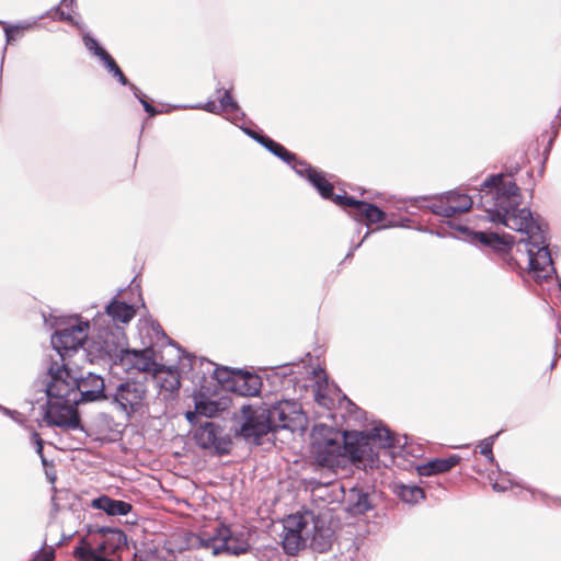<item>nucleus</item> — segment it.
Wrapping results in <instances>:
<instances>
[{
	"label": "nucleus",
	"instance_id": "nucleus-35",
	"mask_svg": "<svg viewBox=\"0 0 561 561\" xmlns=\"http://www.w3.org/2000/svg\"><path fill=\"white\" fill-rule=\"evenodd\" d=\"M85 30V26L83 27ZM82 33V41L84 44V47L92 53L95 57L100 58L106 49L103 48L96 38H94L90 33H87L84 31H80Z\"/></svg>",
	"mask_w": 561,
	"mask_h": 561
},
{
	"label": "nucleus",
	"instance_id": "nucleus-34",
	"mask_svg": "<svg viewBox=\"0 0 561 561\" xmlns=\"http://www.w3.org/2000/svg\"><path fill=\"white\" fill-rule=\"evenodd\" d=\"M499 435H500V432H497V433H495V434H493V435L482 439L480 442V444H479L480 454L482 456H484L490 463L496 465L497 467H499V465L495 461L492 448H493V444L495 443V440L499 437Z\"/></svg>",
	"mask_w": 561,
	"mask_h": 561
},
{
	"label": "nucleus",
	"instance_id": "nucleus-12",
	"mask_svg": "<svg viewBox=\"0 0 561 561\" xmlns=\"http://www.w3.org/2000/svg\"><path fill=\"white\" fill-rule=\"evenodd\" d=\"M307 524L302 516H289L285 524L282 535V545L284 551L289 556H296L306 546L304 533L308 535Z\"/></svg>",
	"mask_w": 561,
	"mask_h": 561
},
{
	"label": "nucleus",
	"instance_id": "nucleus-41",
	"mask_svg": "<svg viewBox=\"0 0 561 561\" xmlns=\"http://www.w3.org/2000/svg\"><path fill=\"white\" fill-rule=\"evenodd\" d=\"M99 59L110 73H112L116 67H118L115 59L107 51H105Z\"/></svg>",
	"mask_w": 561,
	"mask_h": 561
},
{
	"label": "nucleus",
	"instance_id": "nucleus-24",
	"mask_svg": "<svg viewBox=\"0 0 561 561\" xmlns=\"http://www.w3.org/2000/svg\"><path fill=\"white\" fill-rule=\"evenodd\" d=\"M393 493L407 504H416L425 497L424 490L415 484L394 483Z\"/></svg>",
	"mask_w": 561,
	"mask_h": 561
},
{
	"label": "nucleus",
	"instance_id": "nucleus-3",
	"mask_svg": "<svg viewBox=\"0 0 561 561\" xmlns=\"http://www.w3.org/2000/svg\"><path fill=\"white\" fill-rule=\"evenodd\" d=\"M47 374L48 400L42 407L44 421L49 426L83 432L78 405L105 400L108 385L94 373L78 375L67 363L48 365Z\"/></svg>",
	"mask_w": 561,
	"mask_h": 561
},
{
	"label": "nucleus",
	"instance_id": "nucleus-8",
	"mask_svg": "<svg viewBox=\"0 0 561 561\" xmlns=\"http://www.w3.org/2000/svg\"><path fill=\"white\" fill-rule=\"evenodd\" d=\"M450 228L460 231L470 239L472 243H480L483 247L490 248L495 254H497L502 264L507 268L514 271L519 266L517 259L513 257L511 251L515 243V239L511 234L493 231H473L466 225H455L450 220L448 221Z\"/></svg>",
	"mask_w": 561,
	"mask_h": 561
},
{
	"label": "nucleus",
	"instance_id": "nucleus-32",
	"mask_svg": "<svg viewBox=\"0 0 561 561\" xmlns=\"http://www.w3.org/2000/svg\"><path fill=\"white\" fill-rule=\"evenodd\" d=\"M201 547L211 551L213 556H221V548L219 547L221 540H219L218 526L214 528L213 534H203L199 537Z\"/></svg>",
	"mask_w": 561,
	"mask_h": 561
},
{
	"label": "nucleus",
	"instance_id": "nucleus-13",
	"mask_svg": "<svg viewBox=\"0 0 561 561\" xmlns=\"http://www.w3.org/2000/svg\"><path fill=\"white\" fill-rule=\"evenodd\" d=\"M346 510L351 515H364L376 506V493L370 486L356 484L345 494Z\"/></svg>",
	"mask_w": 561,
	"mask_h": 561
},
{
	"label": "nucleus",
	"instance_id": "nucleus-36",
	"mask_svg": "<svg viewBox=\"0 0 561 561\" xmlns=\"http://www.w3.org/2000/svg\"><path fill=\"white\" fill-rule=\"evenodd\" d=\"M446 197L448 202L454 203V205L463 204L465 199L467 201V203H470V208L474 204L473 197L467 194H462L459 191H449L446 193Z\"/></svg>",
	"mask_w": 561,
	"mask_h": 561
},
{
	"label": "nucleus",
	"instance_id": "nucleus-29",
	"mask_svg": "<svg viewBox=\"0 0 561 561\" xmlns=\"http://www.w3.org/2000/svg\"><path fill=\"white\" fill-rule=\"evenodd\" d=\"M430 209L433 214L445 217V218H451L456 214L466 213L470 209V203H467L465 199L463 204H445L443 202L432 204L430 206Z\"/></svg>",
	"mask_w": 561,
	"mask_h": 561
},
{
	"label": "nucleus",
	"instance_id": "nucleus-49",
	"mask_svg": "<svg viewBox=\"0 0 561 561\" xmlns=\"http://www.w3.org/2000/svg\"><path fill=\"white\" fill-rule=\"evenodd\" d=\"M54 558V551H42V549L38 550V554L33 559V561H51Z\"/></svg>",
	"mask_w": 561,
	"mask_h": 561
},
{
	"label": "nucleus",
	"instance_id": "nucleus-47",
	"mask_svg": "<svg viewBox=\"0 0 561 561\" xmlns=\"http://www.w3.org/2000/svg\"><path fill=\"white\" fill-rule=\"evenodd\" d=\"M138 101L140 102L145 112L148 113L149 116H154V115L159 114V111L147 101L146 95H142L141 98H139Z\"/></svg>",
	"mask_w": 561,
	"mask_h": 561
},
{
	"label": "nucleus",
	"instance_id": "nucleus-51",
	"mask_svg": "<svg viewBox=\"0 0 561 561\" xmlns=\"http://www.w3.org/2000/svg\"><path fill=\"white\" fill-rule=\"evenodd\" d=\"M126 87L129 88V90L133 92L134 96L138 100L139 98H141L142 95H145L141 90L136 87L134 83L129 82V84H127Z\"/></svg>",
	"mask_w": 561,
	"mask_h": 561
},
{
	"label": "nucleus",
	"instance_id": "nucleus-28",
	"mask_svg": "<svg viewBox=\"0 0 561 561\" xmlns=\"http://www.w3.org/2000/svg\"><path fill=\"white\" fill-rule=\"evenodd\" d=\"M75 4V0H61L60 3L54 8V18H57L59 21L68 22L77 26L79 31H83L84 24L79 23L71 15Z\"/></svg>",
	"mask_w": 561,
	"mask_h": 561
},
{
	"label": "nucleus",
	"instance_id": "nucleus-44",
	"mask_svg": "<svg viewBox=\"0 0 561 561\" xmlns=\"http://www.w3.org/2000/svg\"><path fill=\"white\" fill-rule=\"evenodd\" d=\"M138 101L140 102L145 112L148 113L149 116H154V115L159 114V111L147 101L146 95H142L141 98H139Z\"/></svg>",
	"mask_w": 561,
	"mask_h": 561
},
{
	"label": "nucleus",
	"instance_id": "nucleus-59",
	"mask_svg": "<svg viewBox=\"0 0 561 561\" xmlns=\"http://www.w3.org/2000/svg\"><path fill=\"white\" fill-rule=\"evenodd\" d=\"M557 360L556 358L550 363V369H553L556 367Z\"/></svg>",
	"mask_w": 561,
	"mask_h": 561
},
{
	"label": "nucleus",
	"instance_id": "nucleus-7",
	"mask_svg": "<svg viewBox=\"0 0 561 561\" xmlns=\"http://www.w3.org/2000/svg\"><path fill=\"white\" fill-rule=\"evenodd\" d=\"M147 396V388L145 383L127 379L119 383L108 385L105 401L118 413L130 420L133 415L139 412Z\"/></svg>",
	"mask_w": 561,
	"mask_h": 561
},
{
	"label": "nucleus",
	"instance_id": "nucleus-23",
	"mask_svg": "<svg viewBox=\"0 0 561 561\" xmlns=\"http://www.w3.org/2000/svg\"><path fill=\"white\" fill-rule=\"evenodd\" d=\"M216 94L219 101L220 111L234 114V116L232 117L233 122H237L238 119H243L245 117V114L240 110L238 102L232 98L230 90L217 88Z\"/></svg>",
	"mask_w": 561,
	"mask_h": 561
},
{
	"label": "nucleus",
	"instance_id": "nucleus-39",
	"mask_svg": "<svg viewBox=\"0 0 561 561\" xmlns=\"http://www.w3.org/2000/svg\"><path fill=\"white\" fill-rule=\"evenodd\" d=\"M242 129V131L249 136L250 138H252L253 140H255L257 144H260L262 147L263 145H265L264 140L263 139H268V137L266 135H263L261 133H257L249 127H245V126H241L240 127Z\"/></svg>",
	"mask_w": 561,
	"mask_h": 561
},
{
	"label": "nucleus",
	"instance_id": "nucleus-1",
	"mask_svg": "<svg viewBox=\"0 0 561 561\" xmlns=\"http://www.w3.org/2000/svg\"><path fill=\"white\" fill-rule=\"evenodd\" d=\"M478 193V206L486 213L489 221L501 224L523 234L516 250L525 257L528 272L537 282L546 280L556 274L548 243V225L529 208H519V187L513 181L504 182V174H493L485 179Z\"/></svg>",
	"mask_w": 561,
	"mask_h": 561
},
{
	"label": "nucleus",
	"instance_id": "nucleus-14",
	"mask_svg": "<svg viewBox=\"0 0 561 561\" xmlns=\"http://www.w3.org/2000/svg\"><path fill=\"white\" fill-rule=\"evenodd\" d=\"M289 165L297 175L306 179L321 197H328L332 194V184L324 178L322 172L318 171L306 160H300L296 156V161H293Z\"/></svg>",
	"mask_w": 561,
	"mask_h": 561
},
{
	"label": "nucleus",
	"instance_id": "nucleus-60",
	"mask_svg": "<svg viewBox=\"0 0 561 561\" xmlns=\"http://www.w3.org/2000/svg\"><path fill=\"white\" fill-rule=\"evenodd\" d=\"M517 171H518V168L516 167V168H514V170L510 171L508 175H511V176H512V175H513L515 172H517Z\"/></svg>",
	"mask_w": 561,
	"mask_h": 561
},
{
	"label": "nucleus",
	"instance_id": "nucleus-52",
	"mask_svg": "<svg viewBox=\"0 0 561 561\" xmlns=\"http://www.w3.org/2000/svg\"><path fill=\"white\" fill-rule=\"evenodd\" d=\"M492 489L496 492H504L508 489V486L504 482L495 481L494 483H492Z\"/></svg>",
	"mask_w": 561,
	"mask_h": 561
},
{
	"label": "nucleus",
	"instance_id": "nucleus-18",
	"mask_svg": "<svg viewBox=\"0 0 561 561\" xmlns=\"http://www.w3.org/2000/svg\"><path fill=\"white\" fill-rule=\"evenodd\" d=\"M350 215L356 221V232L360 233L364 228L363 218L367 220L368 224H379L386 219V213L379 208L377 205L360 201L358 207L355 213H350Z\"/></svg>",
	"mask_w": 561,
	"mask_h": 561
},
{
	"label": "nucleus",
	"instance_id": "nucleus-19",
	"mask_svg": "<svg viewBox=\"0 0 561 561\" xmlns=\"http://www.w3.org/2000/svg\"><path fill=\"white\" fill-rule=\"evenodd\" d=\"M458 455H450L446 458H435L425 463L419 465L416 471L421 477H430L449 471L460 462Z\"/></svg>",
	"mask_w": 561,
	"mask_h": 561
},
{
	"label": "nucleus",
	"instance_id": "nucleus-26",
	"mask_svg": "<svg viewBox=\"0 0 561 561\" xmlns=\"http://www.w3.org/2000/svg\"><path fill=\"white\" fill-rule=\"evenodd\" d=\"M209 391L210 388L204 386L201 382V393L199 397L195 400L196 413L206 417H213L217 412L220 411L219 403L206 397V393Z\"/></svg>",
	"mask_w": 561,
	"mask_h": 561
},
{
	"label": "nucleus",
	"instance_id": "nucleus-42",
	"mask_svg": "<svg viewBox=\"0 0 561 561\" xmlns=\"http://www.w3.org/2000/svg\"><path fill=\"white\" fill-rule=\"evenodd\" d=\"M192 108H202V110H204L208 113H213V114H219L221 112L219 105H217L214 101H208L204 104H198V105L192 106Z\"/></svg>",
	"mask_w": 561,
	"mask_h": 561
},
{
	"label": "nucleus",
	"instance_id": "nucleus-62",
	"mask_svg": "<svg viewBox=\"0 0 561 561\" xmlns=\"http://www.w3.org/2000/svg\"><path fill=\"white\" fill-rule=\"evenodd\" d=\"M2 408V405L0 404V409Z\"/></svg>",
	"mask_w": 561,
	"mask_h": 561
},
{
	"label": "nucleus",
	"instance_id": "nucleus-20",
	"mask_svg": "<svg viewBox=\"0 0 561 561\" xmlns=\"http://www.w3.org/2000/svg\"><path fill=\"white\" fill-rule=\"evenodd\" d=\"M119 294L121 290L105 307V316L110 318L113 324H116L117 322L128 323L136 314V310L133 305L117 299Z\"/></svg>",
	"mask_w": 561,
	"mask_h": 561
},
{
	"label": "nucleus",
	"instance_id": "nucleus-6",
	"mask_svg": "<svg viewBox=\"0 0 561 561\" xmlns=\"http://www.w3.org/2000/svg\"><path fill=\"white\" fill-rule=\"evenodd\" d=\"M104 314H100L93 319V325L98 328L95 337L90 344V353L101 359H108L113 364H118L124 358L127 342L124 329L117 324L102 325Z\"/></svg>",
	"mask_w": 561,
	"mask_h": 561
},
{
	"label": "nucleus",
	"instance_id": "nucleus-54",
	"mask_svg": "<svg viewBox=\"0 0 561 561\" xmlns=\"http://www.w3.org/2000/svg\"><path fill=\"white\" fill-rule=\"evenodd\" d=\"M547 497V504L548 505H551V504H554V505H561V497H553V496H546Z\"/></svg>",
	"mask_w": 561,
	"mask_h": 561
},
{
	"label": "nucleus",
	"instance_id": "nucleus-30",
	"mask_svg": "<svg viewBox=\"0 0 561 561\" xmlns=\"http://www.w3.org/2000/svg\"><path fill=\"white\" fill-rule=\"evenodd\" d=\"M239 371L240 369L216 366L211 373V379L216 380L217 383L221 385L225 389L230 390V386H233Z\"/></svg>",
	"mask_w": 561,
	"mask_h": 561
},
{
	"label": "nucleus",
	"instance_id": "nucleus-4",
	"mask_svg": "<svg viewBox=\"0 0 561 561\" xmlns=\"http://www.w3.org/2000/svg\"><path fill=\"white\" fill-rule=\"evenodd\" d=\"M242 414L244 421L240 434L245 440L254 445H261L262 438L271 432L279 430L295 432L304 419L301 404L296 400L244 405Z\"/></svg>",
	"mask_w": 561,
	"mask_h": 561
},
{
	"label": "nucleus",
	"instance_id": "nucleus-45",
	"mask_svg": "<svg viewBox=\"0 0 561 561\" xmlns=\"http://www.w3.org/2000/svg\"><path fill=\"white\" fill-rule=\"evenodd\" d=\"M138 101L140 102L145 112L148 113L149 116H154V115L159 114V111L147 101L146 95H142L141 98H139Z\"/></svg>",
	"mask_w": 561,
	"mask_h": 561
},
{
	"label": "nucleus",
	"instance_id": "nucleus-27",
	"mask_svg": "<svg viewBox=\"0 0 561 561\" xmlns=\"http://www.w3.org/2000/svg\"><path fill=\"white\" fill-rule=\"evenodd\" d=\"M73 556L78 561H104L105 553L95 546L82 540L73 550Z\"/></svg>",
	"mask_w": 561,
	"mask_h": 561
},
{
	"label": "nucleus",
	"instance_id": "nucleus-11",
	"mask_svg": "<svg viewBox=\"0 0 561 561\" xmlns=\"http://www.w3.org/2000/svg\"><path fill=\"white\" fill-rule=\"evenodd\" d=\"M118 364L124 366L126 370L135 369L137 371L152 373L154 377L162 374L164 368V365L156 362L154 351L151 347L144 350H130L127 347L124 353V358H122Z\"/></svg>",
	"mask_w": 561,
	"mask_h": 561
},
{
	"label": "nucleus",
	"instance_id": "nucleus-25",
	"mask_svg": "<svg viewBox=\"0 0 561 561\" xmlns=\"http://www.w3.org/2000/svg\"><path fill=\"white\" fill-rule=\"evenodd\" d=\"M332 390L340 392L337 387L329 385L327 376L316 381L312 389L316 402L321 407L330 409L334 404V400L330 397Z\"/></svg>",
	"mask_w": 561,
	"mask_h": 561
},
{
	"label": "nucleus",
	"instance_id": "nucleus-38",
	"mask_svg": "<svg viewBox=\"0 0 561 561\" xmlns=\"http://www.w3.org/2000/svg\"><path fill=\"white\" fill-rule=\"evenodd\" d=\"M31 442L35 446L36 454L41 457L43 466L47 465V459L44 456V440L42 439L41 435L37 432H32L31 434Z\"/></svg>",
	"mask_w": 561,
	"mask_h": 561
},
{
	"label": "nucleus",
	"instance_id": "nucleus-40",
	"mask_svg": "<svg viewBox=\"0 0 561 561\" xmlns=\"http://www.w3.org/2000/svg\"><path fill=\"white\" fill-rule=\"evenodd\" d=\"M99 59L110 73H112L116 67H118L115 59L107 51H105Z\"/></svg>",
	"mask_w": 561,
	"mask_h": 561
},
{
	"label": "nucleus",
	"instance_id": "nucleus-17",
	"mask_svg": "<svg viewBox=\"0 0 561 561\" xmlns=\"http://www.w3.org/2000/svg\"><path fill=\"white\" fill-rule=\"evenodd\" d=\"M261 388L262 379L259 375L240 369L230 391L243 397H254L260 393Z\"/></svg>",
	"mask_w": 561,
	"mask_h": 561
},
{
	"label": "nucleus",
	"instance_id": "nucleus-48",
	"mask_svg": "<svg viewBox=\"0 0 561 561\" xmlns=\"http://www.w3.org/2000/svg\"><path fill=\"white\" fill-rule=\"evenodd\" d=\"M122 85L129 84V80L126 78L124 72L119 67H116L115 70L111 73Z\"/></svg>",
	"mask_w": 561,
	"mask_h": 561
},
{
	"label": "nucleus",
	"instance_id": "nucleus-16",
	"mask_svg": "<svg viewBox=\"0 0 561 561\" xmlns=\"http://www.w3.org/2000/svg\"><path fill=\"white\" fill-rule=\"evenodd\" d=\"M98 533L100 539L96 543L105 556L116 553L127 546V536L119 528L101 527Z\"/></svg>",
	"mask_w": 561,
	"mask_h": 561
},
{
	"label": "nucleus",
	"instance_id": "nucleus-22",
	"mask_svg": "<svg viewBox=\"0 0 561 561\" xmlns=\"http://www.w3.org/2000/svg\"><path fill=\"white\" fill-rule=\"evenodd\" d=\"M92 506L105 512L110 516H126L133 510L128 502L112 499L107 495H101L93 500Z\"/></svg>",
	"mask_w": 561,
	"mask_h": 561
},
{
	"label": "nucleus",
	"instance_id": "nucleus-2",
	"mask_svg": "<svg viewBox=\"0 0 561 561\" xmlns=\"http://www.w3.org/2000/svg\"><path fill=\"white\" fill-rule=\"evenodd\" d=\"M312 454L318 466L334 472L352 462L356 468L379 469L393 462L397 449H403L408 436L392 433L380 422L370 431L340 432L328 425H316Z\"/></svg>",
	"mask_w": 561,
	"mask_h": 561
},
{
	"label": "nucleus",
	"instance_id": "nucleus-15",
	"mask_svg": "<svg viewBox=\"0 0 561 561\" xmlns=\"http://www.w3.org/2000/svg\"><path fill=\"white\" fill-rule=\"evenodd\" d=\"M221 554L240 556L250 550V545L242 533H233L225 524L218 525Z\"/></svg>",
	"mask_w": 561,
	"mask_h": 561
},
{
	"label": "nucleus",
	"instance_id": "nucleus-58",
	"mask_svg": "<svg viewBox=\"0 0 561 561\" xmlns=\"http://www.w3.org/2000/svg\"><path fill=\"white\" fill-rule=\"evenodd\" d=\"M394 226L396 225L393 222H389V224L383 225L382 227L377 228V230L385 229V228H390V227H394Z\"/></svg>",
	"mask_w": 561,
	"mask_h": 561
},
{
	"label": "nucleus",
	"instance_id": "nucleus-5",
	"mask_svg": "<svg viewBox=\"0 0 561 561\" xmlns=\"http://www.w3.org/2000/svg\"><path fill=\"white\" fill-rule=\"evenodd\" d=\"M55 332L50 343L55 355L49 356L48 365L66 363L71 352L78 351L88 340L89 321H81L78 317L54 318Z\"/></svg>",
	"mask_w": 561,
	"mask_h": 561
},
{
	"label": "nucleus",
	"instance_id": "nucleus-61",
	"mask_svg": "<svg viewBox=\"0 0 561 561\" xmlns=\"http://www.w3.org/2000/svg\"><path fill=\"white\" fill-rule=\"evenodd\" d=\"M559 289L561 290V279L558 282Z\"/></svg>",
	"mask_w": 561,
	"mask_h": 561
},
{
	"label": "nucleus",
	"instance_id": "nucleus-57",
	"mask_svg": "<svg viewBox=\"0 0 561 561\" xmlns=\"http://www.w3.org/2000/svg\"><path fill=\"white\" fill-rule=\"evenodd\" d=\"M204 364H206L208 366V368L214 365V363L210 360L201 359V365L203 366Z\"/></svg>",
	"mask_w": 561,
	"mask_h": 561
},
{
	"label": "nucleus",
	"instance_id": "nucleus-50",
	"mask_svg": "<svg viewBox=\"0 0 561 561\" xmlns=\"http://www.w3.org/2000/svg\"><path fill=\"white\" fill-rule=\"evenodd\" d=\"M279 371L277 374H280L282 376L286 377L293 374L291 365L290 364H284L276 367Z\"/></svg>",
	"mask_w": 561,
	"mask_h": 561
},
{
	"label": "nucleus",
	"instance_id": "nucleus-9",
	"mask_svg": "<svg viewBox=\"0 0 561 561\" xmlns=\"http://www.w3.org/2000/svg\"><path fill=\"white\" fill-rule=\"evenodd\" d=\"M153 331H156L157 334H161L163 339L167 340V342L175 346L178 350V366H169L163 368L162 373H165V377L161 378L160 375L157 377L160 379V387L161 389L169 391V392H176L181 388V375H187L190 374L196 364V356L187 353L184 348H182L179 344L173 342L162 330L160 324L152 327Z\"/></svg>",
	"mask_w": 561,
	"mask_h": 561
},
{
	"label": "nucleus",
	"instance_id": "nucleus-33",
	"mask_svg": "<svg viewBox=\"0 0 561 561\" xmlns=\"http://www.w3.org/2000/svg\"><path fill=\"white\" fill-rule=\"evenodd\" d=\"M332 191H334L333 186H332ZM323 198L331 199L336 205L342 206V207H351L352 208L351 213L356 211L358 204L360 202L359 199H356L353 196H348L346 193L335 195L334 192H332V194H330V196L323 197Z\"/></svg>",
	"mask_w": 561,
	"mask_h": 561
},
{
	"label": "nucleus",
	"instance_id": "nucleus-53",
	"mask_svg": "<svg viewBox=\"0 0 561 561\" xmlns=\"http://www.w3.org/2000/svg\"><path fill=\"white\" fill-rule=\"evenodd\" d=\"M0 412H2L4 415H8V416H10V417H12V419H14V417H15V415H19V413H18L16 411H14V410H10V409H8V408H5V407H3V405H2V408L0 409Z\"/></svg>",
	"mask_w": 561,
	"mask_h": 561
},
{
	"label": "nucleus",
	"instance_id": "nucleus-55",
	"mask_svg": "<svg viewBox=\"0 0 561 561\" xmlns=\"http://www.w3.org/2000/svg\"><path fill=\"white\" fill-rule=\"evenodd\" d=\"M343 400L346 401L347 405L352 407L353 409L359 411L360 413H364L358 407H356L345 394H343Z\"/></svg>",
	"mask_w": 561,
	"mask_h": 561
},
{
	"label": "nucleus",
	"instance_id": "nucleus-31",
	"mask_svg": "<svg viewBox=\"0 0 561 561\" xmlns=\"http://www.w3.org/2000/svg\"><path fill=\"white\" fill-rule=\"evenodd\" d=\"M265 145H263V147L268 151L271 152L272 154H274L275 157H277L278 159H280L282 161H284L285 163L287 164H291L293 161H296V153L287 150L283 145H280L279 142H276L275 140H273L272 138L268 137V139H263Z\"/></svg>",
	"mask_w": 561,
	"mask_h": 561
},
{
	"label": "nucleus",
	"instance_id": "nucleus-10",
	"mask_svg": "<svg viewBox=\"0 0 561 561\" xmlns=\"http://www.w3.org/2000/svg\"><path fill=\"white\" fill-rule=\"evenodd\" d=\"M194 439L196 445L209 450L214 455H228L232 447L230 435L219 423L214 421H205L195 430Z\"/></svg>",
	"mask_w": 561,
	"mask_h": 561
},
{
	"label": "nucleus",
	"instance_id": "nucleus-46",
	"mask_svg": "<svg viewBox=\"0 0 561 561\" xmlns=\"http://www.w3.org/2000/svg\"><path fill=\"white\" fill-rule=\"evenodd\" d=\"M138 101L140 102L145 112L148 113L149 116H154V115L159 114V111L147 101L146 95H142L141 98H139Z\"/></svg>",
	"mask_w": 561,
	"mask_h": 561
},
{
	"label": "nucleus",
	"instance_id": "nucleus-37",
	"mask_svg": "<svg viewBox=\"0 0 561 561\" xmlns=\"http://www.w3.org/2000/svg\"><path fill=\"white\" fill-rule=\"evenodd\" d=\"M30 26H31V24H25V25L18 24V25L5 26L4 33H5L7 43L9 44L12 41H14L16 36H20L22 34V32L27 30Z\"/></svg>",
	"mask_w": 561,
	"mask_h": 561
},
{
	"label": "nucleus",
	"instance_id": "nucleus-56",
	"mask_svg": "<svg viewBox=\"0 0 561 561\" xmlns=\"http://www.w3.org/2000/svg\"><path fill=\"white\" fill-rule=\"evenodd\" d=\"M195 416H196V415H195V413H194V412L188 411V412L186 413V419H187L191 423L193 422V419H195Z\"/></svg>",
	"mask_w": 561,
	"mask_h": 561
},
{
	"label": "nucleus",
	"instance_id": "nucleus-21",
	"mask_svg": "<svg viewBox=\"0 0 561 561\" xmlns=\"http://www.w3.org/2000/svg\"><path fill=\"white\" fill-rule=\"evenodd\" d=\"M334 538V531L330 526L314 523L313 530L310 536L309 545L313 551L323 553L331 549Z\"/></svg>",
	"mask_w": 561,
	"mask_h": 561
},
{
	"label": "nucleus",
	"instance_id": "nucleus-43",
	"mask_svg": "<svg viewBox=\"0 0 561 561\" xmlns=\"http://www.w3.org/2000/svg\"><path fill=\"white\" fill-rule=\"evenodd\" d=\"M369 234H370L369 226H368V224H366V232H365L364 237L357 243H354V241H352L350 251L347 252L345 260H347L354 255V252L363 244V242L369 237Z\"/></svg>",
	"mask_w": 561,
	"mask_h": 561
}]
</instances>
